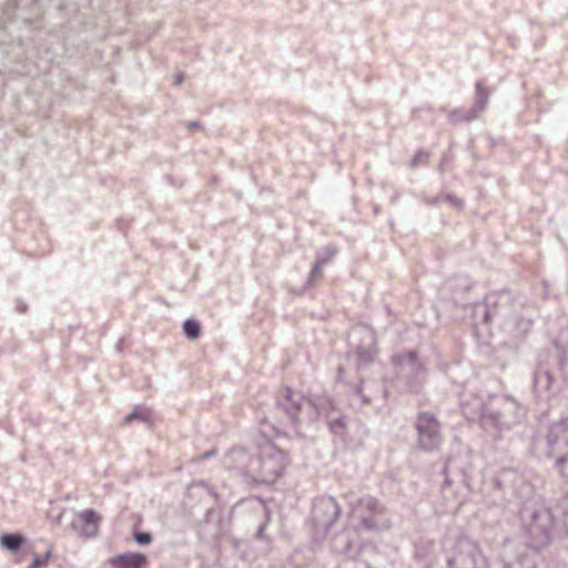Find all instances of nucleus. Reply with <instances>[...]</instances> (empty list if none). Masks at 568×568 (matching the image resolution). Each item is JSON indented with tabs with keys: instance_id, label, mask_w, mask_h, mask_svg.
I'll return each instance as SVG.
<instances>
[{
	"instance_id": "423d86ee",
	"label": "nucleus",
	"mask_w": 568,
	"mask_h": 568,
	"mask_svg": "<svg viewBox=\"0 0 568 568\" xmlns=\"http://www.w3.org/2000/svg\"><path fill=\"white\" fill-rule=\"evenodd\" d=\"M447 562L450 568H487L478 546L466 537L457 539Z\"/></svg>"
},
{
	"instance_id": "cd10ccee",
	"label": "nucleus",
	"mask_w": 568,
	"mask_h": 568,
	"mask_svg": "<svg viewBox=\"0 0 568 568\" xmlns=\"http://www.w3.org/2000/svg\"><path fill=\"white\" fill-rule=\"evenodd\" d=\"M182 82H183V74H181V73L176 74L174 78V83L181 84Z\"/></svg>"
},
{
	"instance_id": "b1692460",
	"label": "nucleus",
	"mask_w": 568,
	"mask_h": 568,
	"mask_svg": "<svg viewBox=\"0 0 568 568\" xmlns=\"http://www.w3.org/2000/svg\"><path fill=\"white\" fill-rule=\"evenodd\" d=\"M329 426L334 433H339L344 427L342 419H335L329 423Z\"/></svg>"
},
{
	"instance_id": "0eeeda50",
	"label": "nucleus",
	"mask_w": 568,
	"mask_h": 568,
	"mask_svg": "<svg viewBox=\"0 0 568 568\" xmlns=\"http://www.w3.org/2000/svg\"><path fill=\"white\" fill-rule=\"evenodd\" d=\"M351 347L362 365L372 363L376 356V337L371 327L358 325L348 334Z\"/></svg>"
},
{
	"instance_id": "aec40b11",
	"label": "nucleus",
	"mask_w": 568,
	"mask_h": 568,
	"mask_svg": "<svg viewBox=\"0 0 568 568\" xmlns=\"http://www.w3.org/2000/svg\"><path fill=\"white\" fill-rule=\"evenodd\" d=\"M558 510L562 516V526L568 531V494L559 501Z\"/></svg>"
},
{
	"instance_id": "f3484780",
	"label": "nucleus",
	"mask_w": 568,
	"mask_h": 568,
	"mask_svg": "<svg viewBox=\"0 0 568 568\" xmlns=\"http://www.w3.org/2000/svg\"><path fill=\"white\" fill-rule=\"evenodd\" d=\"M328 256L326 258H318L315 264L313 265V268L308 275V284H311L312 281L320 277L322 275V268L327 263V261L335 255L336 250L333 247L326 248Z\"/></svg>"
},
{
	"instance_id": "39448f33",
	"label": "nucleus",
	"mask_w": 568,
	"mask_h": 568,
	"mask_svg": "<svg viewBox=\"0 0 568 568\" xmlns=\"http://www.w3.org/2000/svg\"><path fill=\"white\" fill-rule=\"evenodd\" d=\"M550 455L560 475L568 480V418L555 423L548 434Z\"/></svg>"
},
{
	"instance_id": "1a4fd4ad",
	"label": "nucleus",
	"mask_w": 568,
	"mask_h": 568,
	"mask_svg": "<svg viewBox=\"0 0 568 568\" xmlns=\"http://www.w3.org/2000/svg\"><path fill=\"white\" fill-rule=\"evenodd\" d=\"M392 363L398 374L406 377L413 376L414 381L409 382L408 388L410 392H417L424 382V369L416 354L413 352L397 354L393 356Z\"/></svg>"
},
{
	"instance_id": "6ab92c4d",
	"label": "nucleus",
	"mask_w": 568,
	"mask_h": 568,
	"mask_svg": "<svg viewBox=\"0 0 568 568\" xmlns=\"http://www.w3.org/2000/svg\"><path fill=\"white\" fill-rule=\"evenodd\" d=\"M183 332L186 337L195 339L201 333V325L197 321L189 318L183 324Z\"/></svg>"
},
{
	"instance_id": "20e7f679",
	"label": "nucleus",
	"mask_w": 568,
	"mask_h": 568,
	"mask_svg": "<svg viewBox=\"0 0 568 568\" xmlns=\"http://www.w3.org/2000/svg\"><path fill=\"white\" fill-rule=\"evenodd\" d=\"M285 399V412L293 423H296L300 418L313 420L318 415L327 414L329 409H333V403L328 398L313 402L288 388L286 389Z\"/></svg>"
},
{
	"instance_id": "a878e982",
	"label": "nucleus",
	"mask_w": 568,
	"mask_h": 568,
	"mask_svg": "<svg viewBox=\"0 0 568 568\" xmlns=\"http://www.w3.org/2000/svg\"><path fill=\"white\" fill-rule=\"evenodd\" d=\"M446 200L449 201L456 207H460L462 206V201L460 200L454 199L452 196H446Z\"/></svg>"
},
{
	"instance_id": "c85d7f7f",
	"label": "nucleus",
	"mask_w": 568,
	"mask_h": 568,
	"mask_svg": "<svg viewBox=\"0 0 568 568\" xmlns=\"http://www.w3.org/2000/svg\"><path fill=\"white\" fill-rule=\"evenodd\" d=\"M422 158H426V154L424 153H418L414 159H413V164H416L418 161H420Z\"/></svg>"
},
{
	"instance_id": "ddd939ff",
	"label": "nucleus",
	"mask_w": 568,
	"mask_h": 568,
	"mask_svg": "<svg viewBox=\"0 0 568 568\" xmlns=\"http://www.w3.org/2000/svg\"><path fill=\"white\" fill-rule=\"evenodd\" d=\"M501 408L498 410L506 428H511L525 416V408L517 400L509 396L501 398Z\"/></svg>"
},
{
	"instance_id": "dca6fc26",
	"label": "nucleus",
	"mask_w": 568,
	"mask_h": 568,
	"mask_svg": "<svg viewBox=\"0 0 568 568\" xmlns=\"http://www.w3.org/2000/svg\"><path fill=\"white\" fill-rule=\"evenodd\" d=\"M247 460V454L242 448L232 449L225 457L224 464L230 468H241Z\"/></svg>"
},
{
	"instance_id": "412c9836",
	"label": "nucleus",
	"mask_w": 568,
	"mask_h": 568,
	"mask_svg": "<svg viewBox=\"0 0 568 568\" xmlns=\"http://www.w3.org/2000/svg\"><path fill=\"white\" fill-rule=\"evenodd\" d=\"M51 556V550H48L44 556L34 555L29 568H36L40 565H47Z\"/></svg>"
},
{
	"instance_id": "6e6552de",
	"label": "nucleus",
	"mask_w": 568,
	"mask_h": 568,
	"mask_svg": "<svg viewBox=\"0 0 568 568\" xmlns=\"http://www.w3.org/2000/svg\"><path fill=\"white\" fill-rule=\"evenodd\" d=\"M417 443L425 452H433L442 444L440 425L434 415L420 413L416 419Z\"/></svg>"
},
{
	"instance_id": "4468645a",
	"label": "nucleus",
	"mask_w": 568,
	"mask_h": 568,
	"mask_svg": "<svg viewBox=\"0 0 568 568\" xmlns=\"http://www.w3.org/2000/svg\"><path fill=\"white\" fill-rule=\"evenodd\" d=\"M113 568H139L146 564V556L140 552H126L109 559Z\"/></svg>"
},
{
	"instance_id": "7ed1b4c3",
	"label": "nucleus",
	"mask_w": 568,
	"mask_h": 568,
	"mask_svg": "<svg viewBox=\"0 0 568 568\" xmlns=\"http://www.w3.org/2000/svg\"><path fill=\"white\" fill-rule=\"evenodd\" d=\"M352 513L361 518L359 527L367 531H385L392 527L385 507L373 496H363L351 501Z\"/></svg>"
},
{
	"instance_id": "f8f14e48",
	"label": "nucleus",
	"mask_w": 568,
	"mask_h": 568,
	"mask_svg": "<svg viewBox=\"0 0 568 568\" xmlns=\"http://www.w3.org/2000/svg\"><path fill=\"white\" fill-rule=\"evenodd\" d=\"M315 519L325 527L332 526L341 516V507L334 497L323 498L315 508Z\"/></svg>"
},
{
	"instance_id": "5701e85b",
	"label": "nucleus",
	"mask_w": 568,
	"mask_h": 568,
	"mask_svg": "<svg viewBox=\"0 0 568 568\" xmlns=\"http://www.w3.org/2000/svg\"><path fill=\"white\" fill-rule=\"evenodd\" d=\"M138 418L142 419V420H146L148 417L140 409H134L133 412H131L130 414H128L125 416L126 422H132Z\"/></svg>"
},
{
	"instance_id": "f03ea898",
	"label": "nucleus",
	"mask_w": 568,
	"mask_h": 568,
	"mask_svg": "<svg viewBox=\"0 0 568 568\" xmlns=\"http://www.w3.org/2000/svg\"><path fill=\"white\" fill-rule=\"evenodd\" d=\"M523 525L529 538L530 546L541 548L547 546L554 535L555 520L550 509L546 507L525 508Z\"/></svg>"
},
{
	"instance_id": "a211bd4d",
	"label": "nucleus",
	"mask_w": 568,
	"mask_h": 568,
	"mask_svg": "<svg viewBox=\"0 0 568 568\" xmlns=\"http://www.w3.org/2000/svg\"><path fill=\"white\" fill-rule=\"evenodd\" d=\"M24 538L21 535H14V534H7L1 536V546L6 548L9 551L17 550L21 544L23 542Z\"/></svg>"
},
{
	"instance_id": "9b49d317",
	"label": "nucleus",
	"mask_w": 568,
	"mask_h": 568,
	"mask_svg": "<svg viewBox=\"0 0 568 568\" xmlns=\"http://www.w3.org/2000/svg\"><path fill=\"white\" fill-rule=\"evenodd\" d=\"M101 517L93 510L88 509L77 514L70 527L81 538H93L99 532Z\"/></svg>"
},
{
	"instance_id": "c756f323",
	"label": "nucleus",
	"mask_w": 568,
	"mask_h": 568,
	"mask_svg": "<svg viewBox=\"0 0 568 568\" xmlns=\"http://www.w3.org/2000/svg\"><path fill=\"white\" fill-rule=\"evenodd\" d=\"M212 455H213V452H212V450H210V452L204 453V454L202 455V458H207V457H210V456H212Z\"/></svg>"
},
{
	"instance_id": "f257e3e1",
	"label": "nucleus",
	"mask_w": 568,
	"mask_h": 568,
	"mask_svg": "<svg viewBox=\"0 0 568 568\" xmlns=\"http://www.w3.org/2000/svg\"><path fill=\"white\" fill-rule=\"evenodd\" d=\"M286 466L285 453L273 443L264 440L258 444L256 453L248 458L243 470L254 481L272 484L284 473Z\"/></svg>"
},
{
	"instance_id": "4be33fe9",
	"label": "nucleus",
	"mask_w": 568,
	"mask_h": 568,
	"mask_svg": "<svg viewBox=\"0 0 568 568\" xmlns=\"http://www.w3.org/2000/svg\"><path fill=\"white\" fill-rule=\"evenodd\" d=\"M133 538L139 545H148L152 540V537L149 532H135Z\"/></svg>"
},
{
	"instance_id": "2eb2a0df",
	"label": "nucleus",
	"mask_w": 568,
	"mask_h": 568,
	"mask_svg": "<svg viewBox=\"0 0 568 568\" xmlns=\"http://www.w3.org/2000/svg\"><path fill=\"white\" fill-rule=\"evenodd\" d=\"M480 425L486 432L490 433H499L507 429L506 425L503 423L499 412L490 408L483 409L480 414Z\"/></svg>"
},
{
	"instance_id": "9d476101",
	"label": "nucleus",
	"mask_w": 568,
	"mask_h": 568,
	"mask_svg": "<svg viewBox=\"0 0 568 568\" xmlns=\"http://www.w3.org/2000/svg\"><path fill=\"white\" fill-rule=\"evenodd\" d=\"M489 102V91L481 82L476 83V98L474 106L470 109H456L449 113V120L453 123L470 122L485 111Z\"/></svg>"
},
{
	"instance_id": "7c9ffc66",
	"label": "nucleus",
	"mask_w": 568,
	"mask_h": 568,
	"mask_svg": "<svg viewBox=\"0 0 568 568\" xmlns=\"http://www.w3.org/2000/svg\"><path fill=\"white\" fill-rule=\"evenodd\" d=\"M189 126L190 128H196L197 126V122H190Z\"/></svg>"
},
{
	"instance_id": "393cba45",
	"label": "nucleus",
	"mask_w": 568,
	"mask_h": 568,
	"mask_svg": "<svg viewBox=\"0 0 568 568\" xmlns=\"http://www.w3.org/2000/svg\"><path fill=\"white\" fill-rule=\"evenodd\" d=\"M364 392H365V387H364V386H362V387L358 389V392H357L356 396H357L358 398H361V399H362V402H363V403H365V404H369V403H372V399H371V398H368Z\"/></svg>"
},
{
	"instance_id": "bb28decb",
	"label": "nucleus",
	"mask_w": 568,
	"mask_h": 568,
	"mask_svg": "<svg viewBox=\"0 0 568 568\" xmlns=\"http://www.w3.org/2000/svg\"><path fill=\"white\" fill-rule=\"evenodd\" d=\"M265 527H266V524H263V525H261V526H260V528H258V530H257V534H256V536H257L258 538H263V532H264V530H265Z\"/></svg>"
}]
</instances>
